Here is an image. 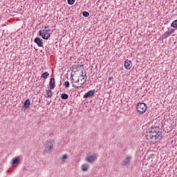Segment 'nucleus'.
<instances>
[{
  "instance_id": "1",
  "label": "nucleus",
  "mask_w": 177,
  "mask_h": 177,
  "mask_svg": "<svg viewBox=\"0 0 177 177\" xmlns=\"http://www.w3.org/2000/svg\"><path fill=\"white\" fill-rule=\"evenodd\" d=\"M147 110V104H146V103L144 102H139L136 108V111H137V113L138 114H140L142 115V114H145L146 113Z\"/></svg>"
},
{
  "instance_id": "2",
  "label": "nucleus",
  "mask_w": 177,
  "mask_h": 177,
  "mask_svg": "<svg viewBox=\"0 0 177 177\" xmlns=\"http://www.w3.org/2000/svg\"><path fill=\"white\" fill-rule=\"evenodd\" d=\"M53 146H55V141L53 140L46 141L44 144V153H50V150L53 149Z\"/></svg>"
},
{
  "instance_id": "3",
  "label": "nucleus",
  "mask_w": 177,
  "mask_h": 177,
  "mask_svg": "<svg viewBox=\"0 0 177 177\" xmlns=\"http://www.w3.org/2000/svg\"><path fill=\"white\" fill-rule=\"evenodd\" d=\"M49 32H50V30H41L39 32V35L43 39L47 40L50 38V33H49Z\"/></svg>"
},
{
  "instance_id": "4",
  "label": "nucleus",
  "mask_w": 177,
  "mask_h": 177,
  "mask_svg": "<svg viewBox=\"0 0 177 177\" xmlns=\"http://www.w3.org/2000/svg\"><path fill=\"white\" fill-rule=\"evenodd\" d=\"M97 153H93V155H88L86 157L85 161L89 162V164H93L97 160Z\"/></svg>"
},
{
  "instance_id": "5",
  "label": "nucleus",
  "mask_w": 177,
  "mask_h": 177,
  "mask_svg": "<svg viewBox=\"0 0 177 177\" xmlns=\"http://www.w3.org/2000/svg\"><path fill=\"white\" fill-rule=\"evenodd\" d=\"M132 160V156L127 155L126 158L122 160V165L125 167V165H128L131 160Z\"/></svg>"
},
{
  "instance_id": "6",
  "label": "nucleus",
  "mask_w": 177,
  "mask_h": 177,
  "mask_svg": "<svg viewBox=\"0 0 177 177\" xmlns=\"http://www.w3.org/2000/svg\"><path fill=\"white\" fill-rule=\"evenodd\" d=\"M19 164H20V156L12 158L11 161V165H12V167H17Z\"/></svg>"
},
{
  "instance_id": "7",
  "label": "nucleus",
  "mask_w": 177,
  "mask_h": 177,
  "mask_svg": "<svg viewBox=\"0 0 177 177\" xmlns=\"http://www.w3.org/2000/svg\"><path fill=\"white\" fill-rule=\"evenodd\" d=\"M124 68H126V70H131V68H132V61L129 60V59H126L124 61Z\"/></svg>"
},
{
  "instance_id": "8",
  "label": "nucleus",
  "mask_w": 177,
  "mask_h": 177,
  "mask_svg": "<svg viewBox=\"0 0 177 177\" xmlns=\"http://www.w3.org/2000/svg\"><path fill=\"white\" fill-rule=\"evenodd\" d=\"M42 41V39L39 37H36L34 39L35 44H37V46H39V48H42L44 46V42Z\"/></svg>"
},
{
  "instance_id": "9",
  "label": "nucleus",
  "mask_w": 177,
  "mask_h": 177,
  "mask_svg": "<svg viewBox=\"0 0 177 177\" xmlns=\"http://www.w3.org/2000/svg\"><path fill=\"white\" fill-rule=\"evenodd\" d=\"M95 92H96L95 90H91L89 91H88L87 93H86L83 97L84 99H88V97H92V96H93V95H95Z\"/></svg>"
},
{
  "instance_id": "10",
  "label": "nucleus",
  "mask_w": 177,
  "mask_h": 177,
  "mask_svg": "<svg viewBox=\"0 0 177 177\" xmlns=\"http://www.w3.org/2000/svg\"><path fill=\"white\" fill-rule=\"evenodd\" d=\"M49 86L50 89H55L56 86V80H55V77H51L50 79Z\"/></svg>"
},
{
  "instance_id": "11",
  "label": "nucleus",
  "mask_w": 177,
  "mask_h": 177,
  "mask_svg": "<svg viewBox=\"0 0 177 177\" xmlns=\"http://www.w3.org/2000/svg\"><path fill=\"white\" fill-rule=\"evenodd\" d=\"M156 136H157V131H149V133L147 135V138L148 139H156Z\"/></svg>"
},
{
  "instance_id": "12",
  "label": "nucleus",
  "mask_w": 177,
  "mask_h": 177,
  "mask_svg": "<svg viewBox=\"0 0 177 177\" xmlns=\"http://www.w3.org/2000/svg\"><path fill=\"white\" fill-rule=\"evenodd\" d=\"M31 106V101L30 100L27 99L24 101L23 107L24 110H27Z\"/></svg>"
},
{
  "instance_id": "13",
  "label": "nucleus",
  "mask_w": 177,
  "mask_h": 177,
  "mask_svg": "<svg viewBox=\"0 0 177 177\" xmlns=\"http://www.w3.org/2000/svg\"><path fill=\"white\" fill-rule=\"evenodd\" d=\"M161 139H162V135L161 131H156V142H159V140H161Z\"/></svg>"
},
{
  "instance_id": "14",
  "label": "nucleus",
  "mask_w": 177,
  "mask_h": 177,
  "mask_svg": "<svg viewBox=\"0 0 177 177\" xmlns=\"http://www.w3.org/2000/svg\"><path fill=\"white\" fill-rule=\"evenodd\" d=\"M88 169L89 165L88 163H84L82 165V171H83V172H87Z\"/></svg>"
},
{
  "instance_id": "15",
  "label": "nucleus",
  "mask_w": 177,
  "mask_h": 177,
  "mask_svg": "<svg viewBox=\"0 0 177 177\" xmlns=\"http://www.w3.org/2000/svg\"><path fill=\"white\" fill-rule=\"evenodd\" d=\"M46 93L47 95L46 97H51L53 95V92L52 91L51 89L46 90Z\"/></svg>"
},
{
  "instance_id": "16",
  "label": "nucleus",
  "mask_w": 177,
  "mask_h": 177,
  "mask_svg": "<svg viewBox=\"0 0 177 177\" xmlns=\"http://www.w3.org/2000/svg\"><path fill=\"white\" fill-rule=\"evenodd\" d=\"M169 35H171V32H169V31L165 32L162 35V39H165L168 38V37H169Z\"/></svg>"
},
{
  "instance_id": "17",
  "label": "nucleus",
  "mask_w": 177,
  "mask_h": 177,
  "mask_svg": "<svg viewBox=\"0 0 177 177\" xmlns=\"http://www.w3.org/2000/svg\"><path fill=\"white\" fill-rule=\"evenodd\" d=\"M171 27L177 30V20L176 19H175L174 21H172V23L171 24Z\"/></svg>"
},
{
  "instance_id": "18",
  "label": "nucleus",
  "mask_w": 177,
  "mask_h": 177,
  "mask_svg": "<svg viewBox=\"0 0 177 177\" xmlns=\"http://www.w3.org/2000/svg\"><path fill=\"white\" fill-rule=\"evenodd\" d=\"M48 77H49V73L48 72H44L41 75V78H44V80H46Z\"/></svg>"
},
{
  "instance_id": "19",
  "label": "nucleus",
  "mask_w": 177,
  "mask_h": 177,
  "mask_svg": "<svg viewBox=\"0 0 177 177\" xmlns=\"http://www.w3.org/2000/svg\"><path fill=\"white\" fill-rule=\"evenodd\" d=\"M61 99H62V100H67V99H68V95L67 93H62L61 95Z\"/></svg>"
},
{
  "instance_id": "20",
  "label": "nucleus",
  "mask_w": 177,
  "mask_h": 177,
  "mask_svg": "<svg viewBox=\"0 0 177 177\" xmlns=\"http://www.w3.org/2000/svg\"><path fill=\"white\" fill-rule=\"evenodd\" d=\"M82 16H84V17H89V12L83 11L82 12Z\"/></svg>"
},
{
  "instance_id": "21",
  "label": "nucleus",
  "mask_w": 177,
  "mask_h": 177,
  "mask_svg": "<svg viewBox=\"0 0 177 177\" xmlns=\"http://www.w3.org/2000/svg\"><path fill=\"white\" fill-rule=\"evenodd\" d=\"M84 84H82L80 86L75 84L74 83L72 84V86H73V88H75L76 89L81 88V86H82Z\"/></svg>"
},
{
  "instance_id": "22",
  "label": "nucleus",
  "mask_w": 177,
  "mask_h": 177,
  "mask_svg": "<svg viewBox=\"0 0 177 177\" xmlns=\"http://www.w3.org/2000/svg\"><path fill=\"white\" fill-rule=\"evenodd\" d=\"M64 86H65V88H70V82L66 81L64 83Z\"/></svg>"
},
{
  "instance_id": "23",
  "label": "nucleus",
  "mask_w": 177,
  "mask_h": 177,
  "mask_svg": "<svg viewBox=\"0 0 177 177\" xmlns=\"http://www.w3.org/2000/svg\"><path fill=\"white\" fill-rule=\"evenodd\" d=\"M71 84H77V82H80V80L74 81V78L73 77V75H71Z\"/></svg>"
},
{
  "instance_id": "24",
  "label": "nucleus",
  "mask_w": 177,
  "mask_h": 177,
  "mask_svg": "<svg viewBox=\"0 0 177 177\" xmlns=\"http://www.w3.org/2000/svg\"><path fill=\"white\" fill-rule=\"evenodd\" d=\"M68 5H74L75 3V0H67Z\"/></svg>"
},
{
  "instance_id": "25",
  "label": "nucleus",
  "mask_w": 177,
  "mask_h": 177,
  "mask_svg": "<svg viewBox=\"0 0 177 177\" xmlns=\"http://www.w3.org/2000/svg\"><path fill=\"white\" fill-rule=\"evenodd\" d=\"M68 157V156L67 154H64L61 158L62 160V161H64V160H67V158Z\"/></svg>"
},
{
  "instance_id": "26",
  "label": "nucleus",
  "mask_w": 177,
  "mask_h": 177,
  "mask_svg": "<svg viewBox=\"0 0 177 177\" xmlns=\"http://www.w3.org/2000/svg\"><path fill=\"white\" fill-rule=\"evenodd\" d=\"M175 30H176V29H175L174 28L170 29L169 31V32H170V35H171V34H174V32H175Z\"/></svg>"
},
{
  "instance_id": "27",
  "label": "nucleus",
  "mask_w": 177,
  "mask_h": 177,
  "mask_svg": "<svg viewBox=\"0 0 177 177\" xmlns=\"http://www.w3.org/2000/svg\"><path fill=\"white\" fill-rule=\"evenodd\" d=\"M149 132H157V131L154 129V127H151V129H149Z\"/></svg>"
},
{
  "instance_id": "28",
  "label": "nucleus",
  "mask_w": 177,
  "mask_h": 177,
  "mask_svg": "<svg viewBox=\"0 0 177 177\" xmlns=\"http://www.w3.org/2000/svg\"><path fill=\"white\" fill-rule=\"evenodd\" d=\"M43 30H50V29L49 28V27L45 26V27H44V29H43Z\"/></svg>"
},
{
  "instance_id": "29",
  "label": "nucleus",
  "mask_w": 177,
  "mask_h": 177,
  "mask_svg": "<svg viewBox=\"0 0 177 177\" xmlns=\"http://www.w3.org/2000/svg\"><path fill=\"white\" fill-rule=\"evenodd\" d=\"M81 73H82V74H80V77H84V71H82Z\"/></svg>"
},
{
  "instance_id": "30",
  "label": "nucleus",
  "mask_w": 177,
  "mask_h": 177,
  "mask_svg": "<svg viewBox=\"0 0 177 177\" xmlns=\"http://www.w3.org/2000/svg\"><path fill=\"white\" fill-rule=\"evenodd\" d=\"M112 78H113L112 77H109V81H111Z\"/></svg>"
},
{
  "instance_id": "31",
  "label": "nucleus",
  "mask_w": 177,
  "mask_h": 177,
  "mask_svg": "<svg viewBox=\"0 0 177 177\" xmlns=\"http://www.w3.org/2000/svg\"><path fill=\"white\" fill-rule=\"evenodd\" d=\"M80 66H81V67H84V65H81Z\"/></svg>"
},
{
  "instance_id": "32",
  "label": "nucleus",
  "mask_w": 177,
  "mask_h": 177,
  "mask_svg": "<svg viewBox=\"0 0 177 177\" xmlns=\"http://www.w3.org/2000/svg\"><path fill=\"white\" fill-rule=\"evenodd\" d=\"M86 76V73H85V77Z\"/></svg>"
},
{
  "instance_id": "33",
  "label": "nucleus",
  "mask_w": 177,
  "mask_h": 177,
  "mask_svg": "<svg viewBox=\"0 0 177 177\" xmlns=\"http://www.w3.org/2000/svg\"><path fill=\"white\" fill-rule=\"evenodd\" d=\"M156 128H157V126H156Z\"/></svg>"
}]
</instances>
